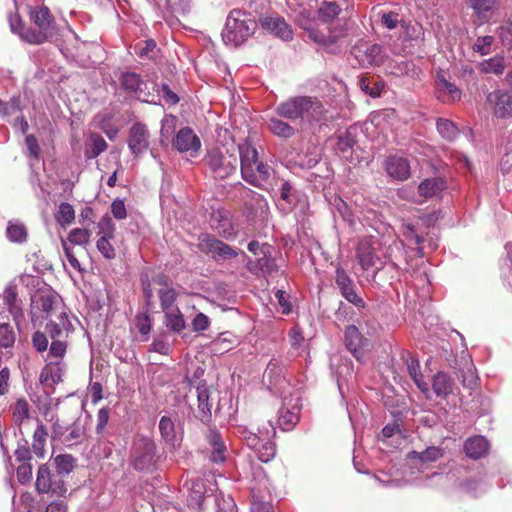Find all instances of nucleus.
<instances>
[{"label":"nucleus","mask_w":512,"mask_h":512,"mask_svg":"<svg viewBox=\"0 0 512 512\" xmlns=\"http://www.w3.org/2000/svg\"><path fill=\"white\" fill-rule=\"evenodd\" d=\"M15 6H17V0H15ZM27 14L33 26L25 25L18 13V7L8 14L10 30L21 41L29 45H42L55 43L63 36L65 27L56 20L47 6H28Z\"/></svg>","instance_id":"obj_1"},{"label":"nucleus","mask_w":512,"mask_h":512,"mask_svg":"<svg viewBox=\"0 0 512 512\" xmlns=\"http://www.w3.org/2000/svg\"><path fill=\"white\" fill-rule=\"evenodd\" d=\"M73 331V325L68 319L66 311H59L53 318L48 319L45 332L36 331L32 335V344L37 352L48 349V337L51 339L48 359H62L67 351V338Z\"/></svg>","instance_id":"obj_2"},{"label":"nucleus","mask_w":512,"mask_h":512,"mask_svg":"<svg viewBox=\"0 0 512 512\" xmlns=\"http://www.w3.org/2000/svg\"><path fill=\"white\" fill-rule=\"evenodd\" d=\"M326 112L323 103L311 96L290 97L275 108L278 117L291 121L300 120L309 124L324 120Z\"/></svg>","instance_id":"obj_3"},{"label":"nucleus","mask_w":512,"mask_h":512,"mask_svg":"<svg viewBox=\"0 0 512 512\" xmlns=\"http://www.w3.org/2000/svg\"><path fill=\"white\" fill-rule=\"evenodd\" d=\"M255 29V21L246 12L233 9L226 19L222 39L226 45L237 47L252 36Z\"/></svg>","instance_id":"obj_4"},{"label":"nucleus","mask_w":512,"mask_h":512,"mask_svg":"<svg viewBox=\"0 0 512 512\" xmlns=\"http://www.w3.org/2000/svg\"><path fill=\"white\" fill-rule=\"evenodd\" d=\"M205 162L211 173L216 179H225L234 174L238 166V156L236 148L232 146L228 148L211 149L205 156Z\"/></svg>","instance_id":"obj_5"},{"label":"nucleus","mask_w":512,"mask_h":512,"mask_svg":"<svg viewBox=\"0 0 512 512\" xmlns=\"http://www.w3.org/2000/svg\"><path fill=\"white\" fill-rule=\"evenodd\" d=\"M158 461L157 448L151 437H135L130 450V463L138 471H151Z\"/></svg>","instance_id":"obj_6"},{"label":"nucleus","mask_w":512,"mask_h":512,"mask_svg":"<svg viewBox=\"0 0 512 512\" xmlns=\"http://www.w3.org/2000/svg\"><path fill=\"white\" fill-rule=\"evenodd\" d=\"M65 311L58 295L50 290H39L31 298V318L35 325L38 320L53 318Z\"/></svg>","instance_id":"obj_7"},{"label":"nucleus","mask_w":512,"mask_h":512,"mask_svg":"<svg viewBox=\"0 0 512 512\" xmlns=\"http://www.w3.org/2000/svg\"><path fill=\"white\" fill-rule=\"evenodd\" d=\"M403 239L401 242L407 247L417 251L420 257L438 247V236L435 233L424 231L427 226H403Z\"/></svg>","instance_id":"obj_8"},{"label":"nucleus","mask_w":512,"mask_h":512,"mask_svg":"<svg viewBox=\"0 0 512 512\" xmlns=\"http://www.w3.org/2000/svg\"><path fill=\"white\" fill-rule=\"evenodd\" d=\"M351 53L363 68L380 66L387 57L381 45L363 41L353 46Z\"/></svg>","instance_id":"obj_9"},{"label":"nucleus","mask_w":512,"mask_h":512,"mask_svg":"<svg viewBox=\"0 0 512 512\" xmlns=\"http://www.w3.org/2000/svg\"><path fill=\"white\" fill-rule=\"evenodd\" d=\"M309 16L310 12L304 9L300 11L297 17V22L301 28L307 31L309 38L314 42L325 47H331L342 37V32H334L331 30L324 32L315 28L314 22L309 19Z\"/></svg>","instance_id":"obj_10"},{"label":"nucleus","mask_w":512,"mask_h":512,"mask_svg":"<svg viewBox=\"0 0 512 512\" xmlns=\"http://www.w3.org/2000/svg\"><path fill=\"white\" fill-rule=\"evenodd\" d=\"M35 487L40 494L64 496L67 492L64 481L53 475L46 464H42L38 468Z\"/></svg>","instance_id":"obj_11"},{"label":"nucleus","mask_w":512,"mask_h":512,"mask_svg":"<svg viewBox=\"0 0 512 512\" xmlns=\"http://www.w3.org/2000/svg\"><path fill=\"white\" fill-rule=\"evenodd\" d=\"M356 258L363 270H369L376 266L373 278L384 267V262L376 255L374 242L371 238H364L359 241L356 248Z\"/></svg>","instance_id":"obj_12"},{"label":"nucleus","mask_w":512,"mask_h":512,"mask_svg":"<svg viewBox=\"0 0 512 512\" xmlns=\"http://www.w3.org/2000/svg\"><path fill=\"white\" fill-rule=\"evenodd\" d=\"M128 148L135 157L141 156L150 145V132L142 122H135L129 129Z\"/></svg>","instance_id":"obj_13"},{"label":"nucleus","mask_w":512,"mask_h":512,"mask_svg":"<svg viewBox=\"0 0 512 512\" xmlns=\"http://www.w3.org/2000/svg\"><path fill=\"white\" fill-rule=\"evenodd\" d=\"M198 246L202 252L210 254L216 260H228L238 255L232 247L209 235L201 236Z\"/></svg>","instance_id":"obj_14"},{"label":"nucleus","mask_w":512,"mask_h":512,"mask_svg":"<svg viewBox=\"0 0 512 512\" xmlns=\"http://www.w3.org/2000/svg\"><path fill=\"white\" fill-rule=\"evenodd\" d=\"M335 282L340 289L341 295L350 303L357 308H364V300L356 293L352 279L349 277L347 272L337 267L335 272Z\"/></svg>","instance_id":"obj_15"},{"label":"nucleus","mask_w":512,"mask_h":512,"mask_svg":"<svg viewBox=\"0 0 512 512\" xmlns=\"http://www.w3.org/2000/svg\"><path fill=\"white\" fill-rule=\"evenodd\" d=\"M120 81L122 87L128 92L134 93L139 100L143 102L150 101L148 83L144 82L139 74L135 72H125L122 74Z\"/></svg>","instance_id":"obj_16"},{"label":"nucleus","mask_w":512,"mask_h":512,"mask_svg":"<svg viewBox=\"0 0 512 512\" xmlns=\"http://www.w3.org/2000/svg\"><path fill=\"white\" fill-rule=\"evenodd\" d=\"M235 148L236 154L239 155L241 175L252 177L251 168L259 160L256 147L248 140H244Z\"/></svg>","instance_id":"obj_17"},{"label":"nucleus","mask_w":512,"mask_h":512,"mask_svg":"<svg viewBox=\"0 0 512 512\" xmlns=\"http://www.w3.org/2000/svg\"><path fill=\"white\" fill-rule=\"evenodd\" d=\"M488 100L493 104L496 117H512V92L495 90L489 95Z\"/></svg>","instance_id":"obj_18"},{"label":"nucleus","mask_w":512,"mask_h":512,"mask_svg":"<svg viewBox=\"0 0 512 512\" xmlns=\"http://www.w3.org/2000/svg\"><path fill=\"white\" fill-rule=\"evenodd\" d=\"M173 145L179 152H198L201 141L191 128L184 127L177 132Z\"/></svg>","instance_id":"obj_19"},{"label":"nucleus","mask_w":512,"mask_h":512,"mask_svg":"<svg viewBox=\"0 0 512 512\" xmlns=\"http://www.w3.org/2000/svg\"><path fill=\"white\" fill-rule=\"evenodd\" d=\"M262 27L284 41L292 40L293 31L289 24L280 16H269L262 18Z\"/></svg>","instance_id":"obj_20"},{"label":"nucleus","mask_w":512,"mask_h":512,"mask_svg":"<svg viewBox=\"0 0 512 512\" xmlns=\"http://www.w3.org/2000/svg\"><path fill=\"white\" fill-rule=\"evenodd\" d=\"M290 400L288 403L286 399L283 402V407L279 411V425L283 430L292 429L299 420V413L301 409V405L299 403L300 399L298 396L295 397V402L291 403Z\"/></svg>","instance_id":"obj_21"},{"label":"nucleus","mask_w":512,"mask_h":512,"mask_svg":"<svg viewBox=\"0 0 512 512\" xmlns=\"http://www.w3.org/2000/svg\"><path fill=\"white\" fill-rule=\"evenodd\" d=\"M385 170L390 177L400 181L410 176V165L407 159L400 156H389L385 160Z\"/></svg>","instance_id":"obj_22"},{"label":"nucleus","mask_w":512,"mask_h":512,"mask_svg":"<svg viewBox=\"0 0 512 512\" xmlns=\"http://www.w3.org/2000/svg\"><path fill=\"white\" fill-rule=\"evenodd\" d=\"M272 172V168L259 159L251 168L252 177L242 176V178L253 186L264 187L268 184Z\"/></svg>","instance_id":"obj_23"},{"label":"nucleus","mask_w":512,"mask_h":512,"mask_svg":"<svg viewBox=\"0 0 512 512\" xmlns=\"http://www.w3.org/2000/svg\"><path fill=\"white\" fill-rule=\"evenodd\" d=\"M489 444L483 436L470 437L465 441L464 451L467 457L477 460L488 452Z\"/></svg>","instance_id":"obj_24"},{"label":"nucleus","mask_w":512,"mask_h":512,"mask_svg":"<svg viewBox=\"0 0 512 512\" xmlns=\"http://www.w3.org/2000/svg\"><path fill=\"white\" fill-rule=\"evenodd\" d=\"M244 439L246 444L251 447L252 449L256 450L262 442L268 439H272L275 434L276 430L275 427L272 425L271 422H268L266 425H264L262 428L258 429V433L253 432H244Z\"/></svg>","instance_id":"obj_25"},{"label":"nucleus","mask_w":512,"mask_h":512,"mask_svg":"<svg viewBox=\"0 0 512 512\" xmlns=\"http://www.w3.org/2000/svg\"><path fill=\"white\" fill-rule=\"evenodd\" d=\"M446 188V182L441 177L427 178L418 186L419 195L424 198L438 196Z\"/></svg>","instance_id":"obj_26"},{"label":"nucleus","mask_w":512,"mask_h":512,"mask_svg":"<svg viewBox=\"0 0 512 512\" xmlns=\"http://www.w3.org/2000/svg\"><path fill=\"white\" fill-rule=\"evenodd\" d=\"M248 269L256 275L262 274L265 276H270L278 272V266L275 260L271 257H268L266 252H264L263 257L257 259L256 261L250 260L248 262Z\"/></svg>","instance_id":"obj_27"},{"label":"nucleus","mask_w":512,"mask_h":512,"mask_svg":"<svg viewBox=\"0 0 512 512\" xmlns=\"http://www.w3.org/2000/svg\"><path fill=\"white\" fill-rule=\"evenodd\" d=\"M60 359L55 362L50 361L41 371L40 382L46 386L53 387L62 381L63 370L60 367Z\"/></svg>","instance_id":"obj_28"},{"label":"nucleus","mask_w":512,"mask_h":512,"mask_svg":"<svg viewBox=\"0 0 512 512\" xmlns=\"http://www.w3.org/2000/svg\"><path fill=\"white\" fill-rule=\"evenodd\" d=\"M344 340L347 349L359 360L363 338L358 328L354 325L346 327Z\"/></svg>","instance_id":"obj_29"},{"label":"nucleus","mask_w":512,"mask_h":512,"mask_svg":"<svg viewBox=\"0 0 512 512\" xmlns=\"http://www.w3.org/2000/svg\"><path fill=\"white\" fill-rule=\"evenodd\" d=\"M188 504L193 508H198L203 502V499L210 492V486L207 487L204 480L197 479L191 481V486L188 488Z\"/></svg>","instance_id":"obj_30"},{"label":"nucleus","mask_w":512,"mask_h":512,"mask_svg":"<svg viewBox=\"0 0 512 512\" xmlns=\"http://www.w3.org/2000/svg\"><path fill=\"white\" fill-rule=\"evenodd\" d=\"M207 441L212 449L211 460L215 463L224 462L226 459V446L221 435L217 431L210 430L207 434Z\"/></svg>","instance_id":"obj_31"},{"label":"nucleus","mask_w":512,"mask_h":512,"mask_svg":"<svg viewBox=\"0 0 512 512\" xmlns=\"http://www.w3.org/2000/svg\"><path fill=\"white\" fill-rule=\"evenodd\" d=\"M209 391L206 385L197 386L198 399V418L203 423H208L211 419V404L209 402Z\"/></svg>","instance_id":"obj_32"},{"label":"nucleus","mask_w":512,"mask_h":512,"mask_svg":"<svg viewBox=\"0 0 512 512\" xmlns=\"http://www.w3.org/2000/svg\"><path fill=\"white\" fill-rule=\"evenodd\" d=\"M3 302L15 320L22 315L21 301L18 299L17 287L15 285H8L5 288Z\"/></svg>","instance_id":"obj_33"},{"label":"nucleus","mask_w":512,"mask_h":512,"mask_svg":"<svg viewBox=\"0 0 512 512\" xmlns=\"http://www.w3.org/2000/svg\"><path fill=\"white\" fill-rule=\"evenodd\" d=\"M439 93L438 98L443 102L459 100L461 92L456 85L448 82L445 78H439L436 82Z\"/></svg>","instance_id":"obj_34"},{"label":"nucleus","mask_w":512,"mask_h":512,"mask_svg":"<svg viewBox=\"0 0 512 512\" xmlns=\"http://www.w3.org/2000/svg\"><path fill=\"white\" fill-rule=\"evenodd\" d=\"M467 6L473 9L481 19L487 20L488 16L497 9L496 0H464Z\"/></svg>","instance_id":"obj_35"},{"label":"nucleus","mask_w":512,"mask_h":512,"mask_svg":"<svg viewBox=\"0 0 512 512\" xmlns=\"http://www.w3.org/2000/svg\"><path fill=\"white\" fill-rule=\"evenodd\" d=\"M221 493H218L213 487L210 485V492L203 499L201 505H199L198 509L202 512H219L226 502L224 499H220Z\"/></svg>","instance_id":"obj_36"},{"label":"nucleus","mask_w":512,"mask_h":512,"mask_svg":"<svg viewBox=\"0 0 512 512\" xmlns=\"http://www.w3.org/2000/svg\"><path fill=\"white\" fill-rule=\"evenodd\" d=\"M112 227L107 226V229L102 231V235L97 241V249L107 259L115 257V250L111 243L114 238Z\"/></svg>","instance_id":"obj_37"},{"label":"nucleus","mask_w":512,"mask_h":512,"mask_svg":"<svg viewBox=\"0 0 512 512\" xmlns=\"http://www.w3.org/2000/svg\"><path fill=\"white\" fill-rule=\"evenodd\" d=\"M159 431L166 443L174 445L176 442V418L162 416L159 421Z\"/></svg>","instance_id":"obj_38"},{"label":"nucleus","mask_w":512,"mask_h":512,"mask_svg":"<svg viewBox=\"0 0 512 512\" xmlns=\"http://www.w3.org/2000/svg\"><path fill=\"white\" fill-rule=\"evenodd\" d=\"M432 387L437 396L446 397L452 393L453 382L446 373L438 372L433 378Z\"/></svg>","instance_id":"obj_39"},{"label":"nucleus","mask_w":512,"mask_h":512,"mask_svg":"<svg viewBox=\"0 0 512 512\" xmlns=\"http://www.w3.org/2000/svg\"><path fill=\"white\" fill-rule=\"evenodd\" d=\"M407 370L410 377L413 379L417 387L424 393L428 391V384L423 380L422 374L420 372V364L418 359L414 356L409 355L406 360Z\"/></svg>","instance_id":"obj_40"},{"label":"nucleus","mask_w":512,"mask_h":512,"mask_svg":"<svg viewBox=\"0 0 512 512\" xmlns=\"http://www.w3.org/2000/svg\"><path fill=\"white\" fill-rule=\"evenodd\" d=\"M165 315V325L173 332H181L185 328L183 314L179 308L163 311Z\"/></svg>","instance_id":"obj_41"},{"label":"nucleus","mask_w":512,"mask_h":512,"mask_svg":"<svg viewBox=\"0 0 512 512\" xmlns=\"http://www.w3.org/2000/svg\"><path fill=\"white\" fill-rule=\"evenodd\" d=\"M268 128L274 135L282 138H290L295 134V129L290 124L277 117L269 119Z\"/></svg>","instance_id":"obj_42"},{"label":"nucleus","mask_w":512,"mask_h":512,"mask_svg":"<svg viewBox=\"0 0 512 512\" xmlns=\"http://www.w3.org/2000/svg\"><path fill=\"white\" fill-rule=\"evenodd\" d=\"M48 433L43 424H38L33 434L32 448L37 457L43 458L45 455V444Z\"/></svg>","instance_id":"obj_43"},{"label":"nucleus","mask_w":512,"mask_h":512,"mask_svg":"<svg viewBox=\"0 0 512 512\" xmlns=\"http://www.w3.org/2000/svg\"><path fill=\"white\" fill-rule=\"evenodd\" d=\"M481 72L486 74L501 75L505 70V60L502 56H494L487 60L482 61L479 64Z\"/></svg>","instance_id":"obj_44"},{"label":"nucleus","mask_w":512,"mask_h":512,"mask_svg":"<svg viewBox=\"0 0 512 512\" xmlns=\"http://www.w3.org/2000/svg\"><path fill=\"white\" fill-rule=\"evenodd\" d=\"M340 12L341 8L335 2L324 1L318 8V17L323 23H330Z\"/></svg>","instance_id":"obj_45"},{"label":"nucleus","mask_w":512,"mask_h":512,"mask_svg":"<svg viewBox=\"0 0 512 512\" xmlns=\"http://www.w3.org/2000/svg\"><path fill=\"white\" fill-rule=\"evenodd\" d=\"M90 234L85 228H75L70 231L67 239H62V245L64 242H68V245L73 247L75 245L80 246V251L83 250V246L88 243Z\"/></svg>","instance_id":"obj_46"},{"label":"nucleus","mask_w":512,"mask_h":512,"mask_svg":"<svg viewBox=\"0 0 512 512\" xmlns=\"http://www.w3.org/2000/svg\"><path fill=\"white\" fill-rule=\"evenodd\" d=\"M134 50L142 59L153 60L157 56V44L153 39L140 41L135 45Z\"/></svg>","instance_id":"obj_47"},{"label":"nucleus","mask_w":512,"mask_h":512,"mask_svg":"<svg viewBox=\"0 0 512 512\" xmlns=\"http://www.w3.org/2000/svg\"><path fill=\"white\" fill-rule=\"evenodd\" d=\"M439 134L447 141H453L459 134L457 126L450 120L439 118L436 123Z\"/></svg>","instance_id":"obj_48"},{"label":"nucleus","mask_w":512,"mask_h":512,"mask_svg":"<svg viewBox=\"0 0 512 512\" xmlns=\"http://www.w3.org/2000/svg\"><path fill=\"white\" fill-rule=\"evenodd\" d=\"M54 464L59 475H68L75 468L76 459L70 454H60L54 458Z\"/></svg>","instance_id":"obj_49"},{"label":"nucleus","mask_w":512,"mask_h":512,"mask_svg":"<svg viewBox=\"0 0 512 512\" xmlns=\"http://www.w3.org/2000/svg\"><path fill=\"white\" fill-rule=\"evenodd\" d=\"M16 341V333L9 323H0V348H11Z\"/></svg>","instance_id":"obj_50"},{"label":"nucleus","mask_w":512,"mask_h":512,"mask_svg":"<svg viewBox=\"0 0 512 512\" xmlns=\"http://www.w3.org/2000/svg\"><path fill=\"white\" fill-rule=\"evenodd\" d=\"M107 149V143L105 139L98 135L93 134L91 136V142L89 148L86 150L87 158H95Z\"/></svg>","instance_id":"obj_51"},{"label":"nucleus","mask_w":512,"mask_h":512,"mask_svg":"<svg viewBox=\"0 0 512 512\" xmlns=\"http://www.w3.org/2000/svg\"><path fill=\"white\" fill-rule=\"evenodd\" d=\"M255 452L257 453V457L260 461L267 463L275 457V444L271 441V439L265 440L260 444Z\"/></svg>","instance_id":"obj_52"},{"label":"nucleus","mask_w":512,"mask_h":512,"mask_svg":"<svg viewBox=\"0 0 512 512\" xmlns=\"http://www.w3.org/2000/svg\"><path fill=\"white\" fill-rule=\"evenodd\" d=\"M6 237L12 243L22 244L28 239V231L25 226H7Z\"/></svg>","instance_id":"obj_53"},{"label":"nucleus","mask_w":512,"mask_h":512,"mask_svg":"<svg viewBox=\"0 0 512 512\" xmlns=\"http://www.w3.org/2000/svg\"><path fill=\"white\" fill-rule=\"evenodd\" d=\"M160 305L163 311L178 308L175 305L176 292L173 288L159 290Z\"/></svg>","instance_id":"obj_54"},{"label":"nucleus","mask_w":512,"mask_h":512,"mask_svg":"<svg viewBox=\"0 0 512 512\" xmlns=\"http://www.w3.org/2000/svg\"><path fill=\"white\" fill-rule=\"evenodd\" d=\"M75 219V211L69 203L63 202L59 205L57 213H56V220L60 224H70Z\"/></svg>","instance_id":"obj_55"},{"label":"nucleus","mask_w":512,"mask_h":512,"mask_svg":"<svg viewBox=\"0 0 512 512\" xmlns=\"http://www.w3.org/2000/svg\"><path fill=\"white\" fill-rule=\"evenodd\" d=\"M167 9L174 15H186L191 10V0H165Z\"/></svg>","instance_id":"obj_56"},{"label":"nucleus","mask_w":512,"mask_h":512,"mask_svg":"<svg viewBox=\"0 0 512 512\" xmlns=\"http://www.w3.org/2000/svg\"><path fill=\"white\" fill-rule=\"evenodd\" d=\"M370 84L371 82L368 77L362 76L359 78L358 85L364 93L374 98L380 96L383 89V84L380 82H375L373 86Z\"/></svg>","instance_id":"obj_57"},{"label":"nucleus","mask_w":512,"mask_h":512,"mask_svg":"<svg viewBox=\"0 0 512 512\" xmlns=\"http://www.w3.org/2000/svg\"><path fill=\"white\" fill-rule=\"evenodd\" d=\"M494 42L493 36L486 35L480 36L476 39L472 46L474 52L479 53L482 56L488 55L491 52V46Z\"/></svg>","instance_id":"obj_58"},{"label":"nucleus","mask_w":512,"mask_h":512,"mask_svg":"<svg viewBox=\"0 0 512 512\" xmlns=\"http://www.w3.org/2000/svg\"><path fill=\"white\" fill-rule=\"evenodd\" d=\"M63 250L65 257L67 261L69 262L70 266L77 272L82 273L84 269L82 268L80 261L78 259V251L75 250L73 247L68 245V242H64L63 244Z\"/></svg>","instance_id":"obj_59"},{"label":"nucleus","mask_w":512,"mask_h":512,"mask_svg":"<svg viewBox=\"0 0 512 512\" xmlns=\"http://www.w3.org/2000/svg\"><path fill=\"white\" fill-rule=\"evenodd\" d=\"M13 418L15 422L22 423L29 418V404L25 399H19L13 407Z\"/></svg>","instance_id":"obj_60"},{"label":"nucleus","mask_w":512,"mask_h":512,"mask_svg":"<svg viewBox=\"0 0 512 512\" xmlns=\"http://www.w3.org/2000/svg\"><path fill=\"white\" fill-rule=\"evenodd\" d=\"M423 462H434L443 456V450L440 447H428L426 450L418 453L413 452Z\"/></svg>","instance_id":"obj_61"},{"label":"nucleus","mask_w":512,"mask_h":512,"mask_svg":"<svg viewBox=\"0 0 512 512\" xmlns=\"http://www.w3.org/2000/svg\"><path fill=\"white\" fill-rule=\"evenodd\" d=\"M25 144L26 155L29 158L38 161L40 158V146L36 137L32 134L27 135L25 138Z\"/></svg>","instance_id":"obj_62"},{"label":"nucleus","mask_w":512,"mask_h":512,"mask_svg":"<svg viewBox=\"0 0 512 512\" xmlns=\"http://www.w3.org/2000/svg\"><path fill=\"white\" fill-rule=\"evenodd\" d=\"M320 161V153L316 147L312 150L307 151L303 158H301L299 164L301 167L311 169L315 167Z\"/></svg>","instance_id":"obj_63"},{"label":"nucleus","mask_w":512,"mask_h":512,"mask_svg":"<svg viewBox=\"0 0 512 512\" xmlns=\"http://www.w3.org/2000/svg\"><path fill=\"white\" fill-rule=\"evenodd\" d=\"M356 144L354 137L351 135L349 131L344 132L343 134L338 136V141L336 144V148L338 151L345 153L353 148Z\"/></svg>","instance_id":"obj_64"}]
</instances>
